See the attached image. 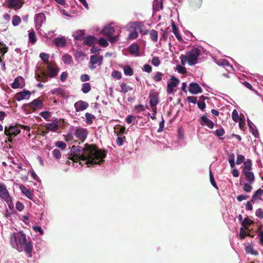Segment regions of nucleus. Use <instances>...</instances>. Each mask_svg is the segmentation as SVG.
<instances>
[{"label": "nucleus", "mask_w": 263, "mask_h": 263, "mask_svg": "<svg viewBox=\"0 0 263 263\" xmlns=\"http://www.w3.org/2000/svg\"><path fill=\"white\" fill-rule=\"evenodd\" d=\"M245 251L246 253L251 254L252 255H257L258 253L256 251H255L253 248V246L251 245H249L245 248Z\"/></svg>", "instance_id": "46"}, {"label": "nucleus", "mask_w": 263, "mask_h": 263, "mask_svg": "<svg viewBox=\"0 0 263 263\" xmlns=\"http://www.w3.org/2000/svg\"><path fill=\"white\" fill-rule=\"evenodd\" d=\"M89 104L87 102L79 100L76 102L74 107L77 112L82 111L88 108Z\"/></svg>", "instance_id": "12"}, {"label": "nucleus", "mask_w": 263, "mask_h": 263, "mask_svg": "<svg viewBox=\"0 0 263 263\" xmlns=\"http://www.w3.org/2000/svg\"><path fill=\"white\" fill-rule=\"evenodd\" d=\"M115 31V29L112 26H106L105 27L102 31V33L103 35L109 36H110Z\"/></svg>", "instance_id": "29"}, {"label": "nucleus", "mask_w": 263, "mask_h": 263, "mask_svg": "<svg viewBox=\"0 0 263 263\" xmlns=\"http://www.w3.org/2000/svg\"><path fill=\"white\" fill-rule=\"evenodd\" d=\"M138 30L142 35H146L148 32V30L146 29L145 26L143 23L140 22H136Z\"/></svg>", "instance_id": "21"}, {"label": "nucleus", "mask_w": 263, "mask_h": 263, "mask_svg": "<svg viewBox=\"0 0 263 263\" xmlns=\"http://www.w3.org/2000/svg\"><path fill=\"white\" fill-rule=\"evenodd\" d=\"M31 92L26 89H24L23 91L16 93L14 96V98L17 101H20L24 99H29Z\"/></svg>", "instance_id": "10"}, {"label": "nucleus", "mask_w": 263, "mask_h": 263, "mask_svg": "<svg viewBox=\"0 0 263 263\" xmlns=\"http://www.w3.org/2000/svg\"><path fill=\"white\" fill-rule=\"evenodd\" d=\"M178 71L181 74H185L186 72V69L185 67L179 65L177 67Z\"/></svg>", "instance_id": "62"}, {"label": "nucleus", "mask_w": 263, "mask_h": 263, "mask_svg": "<svg viewBox=\"0 0 263 263\" xmlns=\"http://www.w3.org/2000/svg\"><path fill=\"white\" fill-rule=\"evenodd\" d=\"M59 72V68L57 65L54 64L52 65L49 63L47 65V75L50 78H53L58 75Z\"/></svg>", "instance_id": "11"}, {"label": "nucleus", "mask_w": 263, "mask_h": 263, "mask_svg": "<svg viewBox=\"0 0 263 263\" xmlns=\"http://www.w3.org/2000/svg\"><path fill=\"white\" fill-rule=\"evenodd\" d=\"M40 57L41 59L48 65L49 56L47 54L45 53H41L40 54Z\"/></svg>", "instance_id": "55"}, {"label": "nucleus", "mask_w": 263, "mask_h": 263, "mask_svg": "<svg viewBox=\"0 0 263 263\" xmlns=\"http://www.w3.org/2000/svg\"><path fill=\"white\" fill-rule=\"evenodd\" d=\"M125 139V136L121 137V136H120L119 135H118V138H117V139L116 140L117 144L119 146L122 145L123 144V141Z\"/></svg>", "instance_id": "58"}, {"label": "nucleus", "mask_w": 263, "mask_h": 263, "mask_svg": "<svg viewBox=\"0 0 263 263\" xmlns=\"http://www.w3.org/2000/svg\"><path fill=\"white\" fill-rule=\"evenodd\" d=\"M250 234L247 233L243 228H241L240 229L239 236L241 239H243L246 236H249Z\"/></svg>", "instance_id": "50"}, {"label": "nucleus", "mask_w": 263, "mask_h": 263, "mask_svg": "<svg viewBox=\"0 0 263 263\" xmlns=\"http://www.w3.org/2000/svg\"><path fill=\"white\" fill-rule=\"evenodd\" d=\"M123 70L124 74L126 76H131L133 74V70L129 66H125Z\"/></svg>", "instance_id": "45"}, {"label": "nucleus", "mask_w": 263, "mask_h": 263, "mask_svg": "<svg viewBox=\"0 0 263 263\" xmlns=\"http://www.w3.org/2000/svg\"><path fill=\"white\" fill-rule=\"evenodd\" d=\"M200 123L201 125L207 126L209 128L212 129L214 127V123L209 120L205 116H203L200 118Z\"/></svg>", "instance_id": "17"}, {"label": "nucleus", "mask_w": 263, "mask_h": 263, "mask_svg": "<svg viewBox=\"0 0 263 263\" xmlns=\"http://www.w3.org/2000/svg\"><path fill=\"white\" fill-rule=\"evenodd\" d=\"M55 45L58 47H63L66 44V40L64 37H57L53 40Z\"/></svg>", "instance_id": "19"}, {"label": "nucleus", "mask_w": 263, "mask_h": 263, "mask_svg": "<svg viewBox=\"0 0 263 263\" xmlns=\"http://www.w3.org/2000/svg\"><path fill=\"white\" fill-rule=\"evenodd\" d=\"M171 30L170 28L169 27H167L162 34V36L160 38V40L166 41L168 37L170 38V40H171V37L174 39L173 36L171 34Z\"/></svg>", "instance_id": "30"}, {"label": "nucleus", "mask_w": 263, "mask_h": 263, "mask_svg": "<svg viewBox=\"0 0 263 263\" xmlns=\"http://www.w3.org/2000/svg\"><path fill=\"white\" fill-rule=\"evenodd\" d=\"M98 43L100 46L103 47H106L108 46V43L107 40H106L104 38L101 37Z\"/></svg>", "instance_id": "47"}, {"label": "nucleus", "mask_w": 263, "mask_h": 263, "mask_svg": "<svg viewBox=\"0 0 263 263\" xmlns=\"http://www.w3.org/2000/svg\"><path fill=\"white\" fill-rule=\"evenodd\" d=\"M210 180L212 185L216 189H218V186H217L216 183L214 180V176L211 172H210Z\"/></svg>", "instance_id": "56"}, {"label": "nucleus", "mask_w": 263, "mask_h": 263, "mask_svg": "<svg viewBox=\"0 0 263 263\" xmlns=\"http://www.w3.org/2000/svg\"><path fill=\"white\" fill-rule=\"evenodd\" d=\"M97 41V39L93 36L88 35L84 40V43L88 46H91Z\"/></svg>", "instance_id": "24"}, {"label": "nucleus", "mask_w": 263, "mask_h": 263, "mask_svg": "<svg viewBox=\"0 0 263 263\" xmlns=\"http://www.w3.org/2000/svg\"><path fill=\"white\" fill-rule=\"evenodd\" d=\"M228 161L230 163L231 167L234 168L235 166V155L232 153L228 154Z\"/></svg>", "instance_id": "34"}, {"label": "nucleus", "mask_w": 263, "mask_h": 263, "mask_svg": "<svg viewBox=\"0 0 263 263\" xmlns=\"http://www.w3.org/2000/svg\"><path fill=\"white\" fill-rule=\"evenodd\" d=\"M172 28L173 29V32L174 33V34H175V35L176 36L177 40L179 42H182L183 39L179 33L178 28L177 27L175 23L173 21H172Z\"/></svg>", "instance_id": "27"}, {"label": "nucleus", "mask_w": 263, "mask_h": 263, "mask_svg": "<svg viewBox=\"0 0 263 263\" xmlns=\"http://www.w3.org/2000/svg\"><path fill=\"white\" fill-rule=\"evenodd\" d=\"M24 3V0H7L6 6L8 8L16 11L23 7Z\"/></svg>", "instance_id": "6"}, {"label": "nucleus", "mask_w": 263, "mask_h": 263, "mask_svg": "<svg viewBox=\"0 0 263 263\" xmlns=\"http://www.w3.org/2000/svg\"><path fill=\"white\" fill-rule=\"evenodd\" d=\"M10 241L11 245L14 248H15L18 246L17 233H13L11 235L10 237Z\"/></svg>", "instance_id": "31"}, {"label": "nucleus", "mask_w": 263, "mask_h": 263, "mask_svg": "<svg viewBox=\"0 0 263 263\" xmlns=\"http://www.w3.org/2000/svg\"><path fill=\"white\" fill-rule=\"evenodd\" d=\"M263 195V189H259L252 196L251 201L254 202L256 199H261L260 197Z\"/></svg>", "instance_id": "33"}, {"label": "nucleus", "mask_w": 263, "mask_h": 263, "mask_svg": "<svg viewBox=\"0 0 263 263\" xmlns=\"http://www.w3.org/2000/svg\"><path fill=\"white\" fill-rule=\"evenodd\" d=\"M50 92L53 95H57L61 97H64L66 95V91L60 87L52 89Z\"/></svg>", "instance_id": "20"}, {"label": "nucleus", "mask_w": 263, "mask_h": 263, "mask_svg": "<svg viewBox=\"0 0 263 263\" xmlns=\"http://www.w3.org/2000/svg\"><path fill=\"white\" fill-rule=\"evenodd\" d=\"M21 132L18 124L15 125H10L9 126H5L4 134L8 137V141L13 143V138L15 137Z\"/></svg>", "instance_id": "3"}, {"label": "nucleus", "mask_w": 263, "mask_h": 263, "mask_svg": "<svg viewBox=\"0 0 263 263\" xmlns=\"http://www.w3.org/2000/svg\"><path fill=\"white\" fill-rule=\"evenodd\" d=\"M21 22V18L19 16L17 15H14L13 16L12 20V24L13 26H17L20 24Z\"/></svg>", "instance_id": "41"}, {"label": "nucleus", "mask_w": 263, "mask_h": 263, "mask_svg": "<svg viewBox=\"0 0 263 263\" xmlns=\"http://www.w3.org/2000/svg\"><path fill=\"white\" fill-rule=\"evenodd\" d=\"M98 62V58L96 55H91L90 63L93 65Z\"/></svg>", "instance_id": "63"}, {"label": "nucleus", "mask_w": 263, "mask_h": 263, "mask_svg": "<svg viewBox=\"0 0 263 263\" xmlns=\"http://www.w3.org/2000/svg\"><path fill=\"white\" fill-rule=\"evenodd\" d=\"M242 172L250 184H252L254 182L255 177L252 171H246Z\"/></svg>", "instance_id": "23"}, {"label": "nucleus", "mask_w": 263, "mask_h": 263, "mask_svg": "<svg viewBox=\"0 0 263 263\" xmlns=\"http://www.w3.org/2000/svg\"><path fill=\"white\" fill-rule=\"evenodd\" d=\"M35 78L37 81L45 82L48 79V76L45 71H42L41 73L35 74Z\"/></svg>", "instance_id": "22"}, {"label": "nucleus", "mask_w": 263, "mask_h": 263, "mask_svg": "<svg viewBox=\"0 0 263 263\" xmlns=\"http://www.w3.org/2000/svg\"><path fill=\"white\" fill-rule=\"evenodd\" d=\"M160 63V60L158 57H154L152 60V64L155 66H158Z\"/></svg>", "instance_id": "61"}, {"label": "nucleus", "mask_w": 263, "mask_h": 263, "mask_svg": "<svg viewBox=\"0 0 263 263\" xmlns=\"http://www.w3.org/2000/svg\"><path fill=\"white\" fill-rule=\"evenodd\" d=\"M121 73L119 71H117V70H115L112 73H111V76L115 78V79H117L118 80H119V79H121Z\"/></svg>", "instance_id": "52"}, {"label": "nucleus", "mask_w": 263, "mask_h": 263, "mask_svg": "<svg viewBox=\"0 0 263 263\" xmlns=\"http://www.w3.org/2000/svg\"><path fill=\"white\" fill-rule=\"evenodd\" d=\"M115 133H117V135L120 134H124L125 133V127L120 125H118L116 127H115Z\"/></svg>", "instance_id": "42"}, {"label": "nucleus", "mask_w": 263, "mask_h": 263, "mask_svg": "<svg viewBox=\"0 0 263 263\" xmlns=\"http://www.w3.org/2000/svg\"><path fill=\"white\" fill-rule=\"evenodd\" d=\"M252 189V187L248 183H245L243 185V190L246 192H250Z\"/></svg>", "instance_id": "60"}, {"label": "nucleus", "mask_w": 263, "mask_h": 263, "mask_svg": "<svg viewBox=\"0 0 263 263\" xmlns=\"http://www.w3.org/2000/svg\"><path fill=\"white\" fill-rule=\"evenodd\" d=\"M201 50L196 47H194L186 55L181 54L180 57L182 65H184L186 62L189 65H195L198 61V58L201 54Z\"/></svg>", "instance_id": "2"}, {"label": "nucleus", "mask_w": 263, "mask_h": 263, "mask_svg": "<svg viewBox=\"0 0 263 263\" xmlns=\"http://www.w3.org/2000/svg\"><path fill=\"white\" fill-rule=\"evenodd\" d=\"M55 145L61 148V149H64L66 148V144L63 142V141H58L55 143Z\"/></svg>", "instance_id": "59"}, {"label": "nucleus", "mask_w": 263, "mask_h": 263, "mask_svg": "<svg viewBox=\"0 0 263 263\" xmlns=\"http://www.w3.org/2000/svg\"><path fill=\"white\" fill-rule=\"evenodd\" d=\"M24 246V251L27 254L28 256L31 257L32 256V252L33 250V243L30 241L26 242Z\"/></svg>", "instance_id": "18"}, {"label": "nucleus", "mask_w": 263, "mask_h": 263, "mask_svg": "<svg viewBox=\"0 0 263 263\" xmlns=\"http://www.w3.org/2000/svg\"><path fill=\"white\" fill-rule=\"evenodd\" d=\"M149 98L151 106H156L158 103V93L152 90L149 93Z\"/></svg>", "instance_id": "13"}, {"label": "nucleus", "mask_w": 263, "mask_h": 263, "mask_svg": "<svg viewBox=\"0 0 263 263\" xmlns=\"http://www.w3.org/2000/svg\"><path fill=\"white\" fill-rule=\"evenodd\" d=\"M8 50V47L6 46V44L2 42H0V53L2 54V56L7 52Z\"/></svg>", "instance_id": "44"}, {"label": "nucleus", "mask_w": 263, "mask_h": 263, "mask_svg": "<svg viewBox=\"0 0 263 263\" xmlns=\"http://www.w3.org/2000/svg\"><path fill=\"white\" fill-rule=\"evenodd\" d=\"M253 223V221L249 219L248 217L245 218L242 221L241 224L243 227L250 226Z\"/></svg>", "instance_id": "51"}, {"label": "nucleus", "mask_w": 263, "mask_h": 263, "mask_svg": "<svg viewBox=\"0 0 263 263\" xmlns=\"http://www.w3.org/2000/svg\"><path fill=\"white\" fill-rule=\"evenodd\" d=\"M40 115L46 120L51 116L50 112L48 111L41 112Z\"/></svg>", "instance_id": "53"}, {"label": "nucleus", "mask_w": 263, "mask_h": 263, "mask_svg": "<svg viewBox=\"0 0 263 263\" xmlns=\"http://www.w3.org/2000/svg\"><path fill=\"white\" fill-rule=\"evenodd\" d=\"M45 127L47 130H50L52 132L57 131L60 127L59 124H57L55 123H47Z\"/></svg>", "instance_id": "26"}, {"label": "nucleus", "mask_w": 263, "mask_h": 263, "mask_svg": "<svg viewBox=\"0 0 263 263\" xmlns=\"http://www.w3.org/2000/svg\"><path fill=\"white\" fill-rule=\"evenodd\" d=\"M179 82V79L172 76L170 79V82L167 84V92L168 93H172L174 91V88L177 87Z\"/></svg>", "instance_id": "9"}, {"label": "nucleus", "mask_w": 263, "mask_h": 263, "mask_svg": "<svg viewBox=\"0 0 263 263\" xmlns=\"http://www.w3.org/2000/svg\"><path fill=\"white\" fill-rule=\"evenodd\" d=\"M21 192L29 199L32 200L34 194L30 189L26 188L23 184H20L19 186Z\"/></svg>", "instance_id": "16"}, {"label": "nucleus", "mask_w": 263, "mask_h": 263, "mask_svg": "<svg viewBox=\"0 0 263 263\" xmlns=\"http://www.w3.org/2000/svg\"><path fill=\"white\" fill-rule=\"evenodd\" d=\"M0 198L6 201L10 206L12 204V197L10 196L6 185L0 182Z\"/></svg>", "instance_id": "4"}, {"label": "nucleus", "mask_w": 263, "mask_h": 263, "mask_svg": "<svg viewBox=\"0 0 263 263\" xmlns=\"http://www.w3.org/2000/svg\"><path fill=\"white\" fill-rule=\"evenodd\" d=\"M46 20V17L43 13H39L35 14L34 21L36 27H41L44 22Z\"/></svg>", "instance_id": "14"}, {"label": "nucleus", "mask_w": 263, "mask_h": 263, "mask_svg": "<svg viewBox=\"0 0 263 263\" xmlns=\"http://www.w3.org/2000/svg\"><path fill=\"white\" fill-rule=\"evenodd\" d=\"M127 30L129 32L128 40H134L138 37V29L136 22H130L128 24Z\"/></svg>", "instance_id": "5"}, {"label": "nucleus", "mask_w": 263, "mask_h": 263, "mask_svg": "<svg viewBox=\"0 0 263 263\" xmlns=\"http://www.w3.org/2000/svg\"><path fill=\"white\" fill-rule=\"evenodd\" d=\"M121 90L120 91L124 93L127 92L129 90H132L133 89L132 87L127 85V84L125 83H121Z\"/></svg>", "instance_id": "39"}, {"label": "nucleus", "mask_w": 263, "mask_h": 263, "mask_svg": "<svg viewBox=\"0 0 263 263\" xmlns=\"http://www.w3.org/2000/svg\"><path fill=\"white\" fill-rule=\"evenodd\" d=\"M218 64L219 66H222L223 67H230V68H232V66L229 63L228 61L226 60H221L218 62Z\"/></svg>", "instance_id": "48"}, {"label": "nucleus", "mask_w": 263, "mask_h": 263, "mask_svg": "<svg viewBox=\"0 0 263 263\" xmlns=\"http://www.w3.org/2000/svg\"><path fill=\"white\" fill-rule=\"evenodd\" d=\"M87 130L86 128L82 127L77 128L74 133L75 136L79 139L81 142H83L84 141L87 136Z\"/></svg>", "instance_id": "8"}, {"label": "nucleus", "mask_w": 263, "mask_h": 263, "mask_svg": "<svg viewBox=\"0 0 263 263\" xmlns=\"http://www.w3.org/2000/svg\"><path fill=\"white\" fill-rule=\"evenodd\" d=\"M24 105L29 108L30 112H33L38 109H41L43 106V103L40 99H36L30 103L25 104Z\"/></svg>", "instance_id": "7"}, {"label": "nucleus", "mask_w": 263, "mask_h": 263, "mask_svg": "<svg viewBox=\"0 0 263 263\" xmlns=\"http://www.w3.org/2000/svg\"><path fill=\"white\" fill-rule=\"evenodd\" d=\"M85 117H86V123L88 125H90L93 122V120L96 119V117L88 112H86L85 114Z\"/></svg>", "instance_id": "35"}, {"label": "nucleus", "mask_w": 263, "mask_h": 263, "mask_svg": "<svg viewBox=\"0 0 263 263\" xmlns=\"http://www.w3.org/2000/svg\"><path fill=\"white\" fill-rule=\"evenodd\" d=\"M84 33L82 31L79 30L76 32L73 36L76 40L81 41L85 39L84 38Z\"/></svg>", "instance_id": "37"}, {"label": "nucleus", "mask_w": 263, "mask_h": 263, "mask_svg": "<svg viewBox=\"0 0 263 263\" xmlns=\"http://www.w3.org/2000/svg\"><path fill=\"white\" fill-rule=\"evenodd\" d=\"M91 89V86L89 83H85L82 84L81 90L84 93H88Z\"/></svg>", "instance_id": "43"}, {"label": "nucleus", "mask_w": 263, "mask_h": 263, "mask_svg": "<svg viewBox=\"0 0 263 263\" xmlns=\"http://www.w3.org/2000/svg\"><path fill=\"white\" fill-rule=\"evenodd\" d=\"M255 214L260 219L263 218V211L261 209H258L256 211Z\"/></svg>", "instance_id": "64"}, {"label": "nucleus", "mask_w": 263, "mask_h": 263, "mask_svg": "<svg viewBox=\"0 0 263 263\" xmlns=\"http://www.w3.org/2000/svg\"><path fill=\"white\" fill-rule=\"evenodd\" d=\"M150 37L154 42H156L158 41V32L154 29H152L149 32Z\"/></svg>", "instance_id": "38"}, {"label": "nucleus", "mask_w": 263, "mask_h": 263, "mask_svg": "<svg viewBox=\"0 0 263 263\" xmlns=\"http://www.w3.org/2000/svg\"><path fill=\"white\" fill-rule=\"evenodd\" d=\"M232 118L235 122H237L239 120V115L236 109H234L232 112Z\"/></svg>", "instance_id": "57"}, {"label": "nucleus", "mask_w": 263, "mask_h": 263, "mask_svg": "<svg viewBox=\"0 0 263 263\" xmlns=\"http://www.w3.org/2000/svg\"><path fill=\"white\" fill-rule=\"evenodd\" d=\"M129 52L134 55L138 56L139 48L137 44H132L128 48Z\"/></svg>", "instance_id": "25"}, {"label": "nucleus", "mask_w": 263, "mask_h": 263, "mask_svg": "<svg viewBox=\"0 0 263 263\" xmlns=\"http://www.w3.org/2000/svg\"><path fill=\"white\" fill-rule=\"evenodd\" d=\"M189 91L192 94H197L202 92V88L197 83H191L190 84Z\"/></svg>", "instance_id": "15"}, {"label": "nucleus", "mask_w": 263, "mask_h": 263, "mask_svg": "<svg viewBox=\"0 0 263 263\" xmlns=\"http://www.w3.org/2000/svg\"><path fill=\"white\" fill-rule=\"evenodd\" d=\"M17 239L19 243L21 246H23L25 244L26 241V235L23 231H20L17 233Z\"/></svg>", "instance_id": "28"}, {"label": "nucleus", "mask_w": 263, "mask_h": 263, "mask_svg": "<svg viewBox=\"0 0 263 263\" xmlns=\"http://www.w3.org/2000/svg\"><path fill=\"white\" fill-rule=\"evenodd\" d=\"M62 61L64 64L69 65L72 62V57L69 54H65L62 57Z\"/></svg>", "instance_id": "36"}, {"label": "nucleus", "mask_w": 263, "mask_h": 263, "mask_svg": "<svg viewBox=\"0 0 263 263\" xmlns=\"http://www.w3.org/2000/svg\"><path fill=\"white\" fill-rule=\"evenodd\" d=\"M163 76V73L160 72H157L154 77V79L156 82H159L162 80Z\"/></svg>", "instance_id": "49"}, {"label": "nucleus", "mask_w": 263, "mask_h": 263, "mask_svg": "<svg viewBox=\"0 0 263 263\" xmlns=\"http://www.w3.org/2000/svg\"><path fill=\"white\" fill-rule=\"evenodd\" d=\"M252 162L251 159H248L246 161L243 162V165L242 166V172L246 171H251L252 170Z\"/></svg>", "instance_id": "32"}, {"label": "nucleus", "mask_w": 263, "mask_h": 263, "mask_svg": "<svg viewBox=\"0 0 263 263\" xmlns=\"http://www.w3.org/2000/svg\"><path fill=\"white\" fill-rule=\"evenodd\" d=\"M29 42L32 44H34L36 42V35L35 33V32L34 30H32L29 33Z\"/></svg>", "instance_id": "40"}, {"label": "nucleus", "mask_w": 263, "mask_h": 263, "mask_svg": "<svg viewBox=\"0 0 263 263\" xmlns=\"http://www.w3.org/2000/svg\"><path fill=\"white\" fill-rule=\"evenodd\" d=\"M85 147L73 145L68 158L73 162L77 160H87V164H101L106 156V151L101 150L94 144H85Z\"/></svg>", "instance_id": "1"}, {"label": "nucleus", "mask_w": 263, "mask_h": 263, "mask_svg": "<svg viewBox=\"0 0 263 263\" xmlns=\"http://www.w3.org/2000/svg\"><path fill=\"white\" fill-rule=\"evenodd\" d=\"M245 158L244 156L242 155H237V160L236 163L238 165L240 164L241 163L245 162Z\"/></svg>", "instance_id": "54"}]
</instances>
